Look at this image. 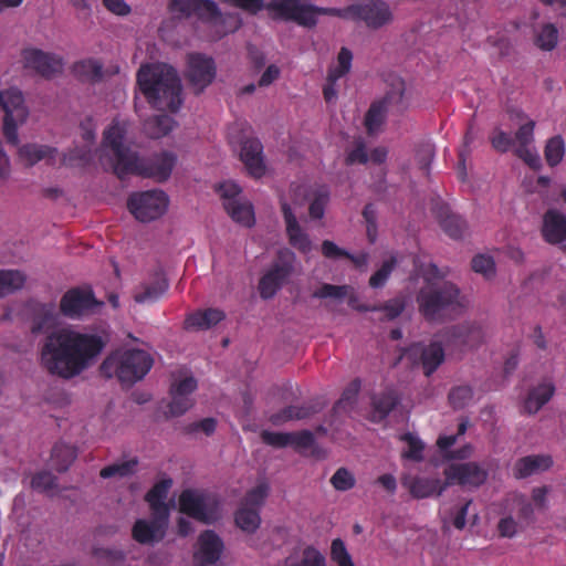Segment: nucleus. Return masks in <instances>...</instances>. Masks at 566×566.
<instances>
[{"mask_svg":"<svg viewBox=\"0 0 566 566\" xmlns=\"http://www.w3.org/2000/svg\"><path fill=\"white\" fill-rule=\"evenodd\" d=\"M106 345L107 338L98 333L63 328L46 336L41 364L50 375L70 380L92 368Z\"/></svg>","mask_w":566,"mask_h":566,"instance_id":"1","label":"nucleus"},{"mask_svg":"<svg viewBox=\"0 0 566 566\" xmlns=\"http://www.w3.org/2000/svg\"><path fill=\"white\" fill-rule=\"evenodd\" d=\"M136 81L153 108L178 112L182 104L181 82L172 66L165 63L144 64L136 74Z\"/></svg>","mask_w":566,"mask_h":566,"instance_id":"2","label":"nucleus"},{"mask_svg":"<svg viewBox=\"0 0 566 566\" xmlns=\"http://www.w3.org/2000/svg\"><path fill=\"white\" fill-rule=\"evenodd\" d=\"M438 276H440L438 266L430 263L423 272L426 284L416 297L419 313L428 322H443L459 314L464 307L460 289L447 281L431 282V277Z\"/></svg>","mask_w":566,"mask_h":566,"instance_id":"3","label":"nucleus"},{"mask_svg":"<svg viewBox=\"0 0 566 566\" xmlns=\"http://www.w3.org/2000/svg\"><path fill=\"white\" fill-rule=\"evenodd\" d=\"M153 357L143 349H126L111 354L101 365V373L111 378L116 376L123 385L142 380L153 367Z\"/></svg>","mask_w":566,"mask_h":566,"instance_id":"4","label":"nucleus"},{"mask_svg":"<svg viewBox=\"0 0 566 566\" xmlns=\"http://www.w3.org/2000/svg\"><path fill=\"white\" fill-rule=\"evenodd\" d=\"M272 8L276 13L285 19L296 22L300 25L312 28L317 23V14L333 15L342 19L353 20V4L338 8H319L304 4L302 0H275Z\"/></svg>","mask_w":566,"mask_h":566,"instance_id":"5","label":"nucleus"},{"mask_svg":"<svg viewBox=\"0 0 566 566\" xmlns=\"http://www.w3.org/2000/svg\"><path fill=\"white\" fill-rule=\"evenodd\" d=\"M179 511L205 524L217 522L220 516V502L213 493L186 489L179 495Z\"/></svg>","mask_w":566,"mask_h":566,"instance_id":"6","label":"nucleus"},{"mask_svg":"<svg viewBox=\"0 0 566 566\" xmlns=\"http://www.w3.org/2000/svg\"><path fill=\"white\" fill-rule=\"evenodd\" d=\"M177 157L170 151L155 154L149 158H140L137 154L130 157V161L123 171V179L128 175L143 178H151L158 182L166 181L176 165Z\"/></svg>","mask_w":566,"mask_h":566,"instance_id":"7","label":"nucleus"},{"mask_svg":"<svg viewBox=\"0 0 566 566\" xmlns=\"http://www.w3.org/2000/svg\"><path fill=\"white\" fill-rule=\"evenodd\" d=\"M295 261L296 255L292 250L283 248L277 251L275 261L259 281L258 289L263 300L272 298L284 285L294 272Z\"/></svg>","mask_w":566,"mask_h":566,"instance_id":"8","label":"nucleus"},{"mask_svg":"<svg viewBox=\"0 0 566 566\" xmlns=\"http://www.w3.org/2000/svg\"><path fill=\"white\" fill-rule=\"evenodd\" d=\"M168 196L161 190H148L129 196L127 208L139 221L148 222L161 217L168 208Z\"/></svg>","mask_w":566,"mask_h":566,"instance_id":"9","label":"nucleus"},{"mask_svg":"<svg viewBox=\"0 0 566 566\" xmlns=\"http://www.w3.org/2000/svg\"><path fill=\"white\" fill-rule=\"evenodd\" d=\"M103 305L96 300L91 287H72L67 290L60 301V312L67 318H81L95 313Z\"/></svg>","mask_w":566,"mask_h":566,"instance_id":"10","label":"nucleus"},{"mask_svg":"<svg viewBox=\"0 0 566 566\" xmlns=\"http://www.w3.org/2000/svg\"><path fill=\"white\" fill-rule=\"evenodd\" d=\"M126 135L125 128L116 120L104 132L103 146L107 147L113 153V171L123 179V171L137 153L133 151L129 147L124 146L123 142Z\"/></svg>","mask_w":566,"mask_h":566,"instance_id":"11","label":"nucleus"},{"mask_svg":"<svg viewBox=\"0 0 566 566\" xmlns=\"http://www.w3.org/2000/svg\"><path fill=\"white\" fill-rule=\"evenodd\" d=\"M216 77V63L212 57L191 53L187 59L186 78L196 94H200Z\"/></svg>","mask_w":566,"mask_h":566,"instance_id":"12","label":"nucleus"},{"mask_svg":"<svg viewBox=\"0 0 566 566\" xmlns=\"http://www.w3.org/2000/svg\"><path fill=\"white\" fill-rule=\"evenodd\" d=\"M447 484L479 488L488 479V470L478 462L452 463L444 469Z\"/></svg>","mask_w":566,"mask_h":566,"instance_id":"13","label":"nucleus"},{"mask_svg":"<svg viewBox=\"0 0 566 566\" xmlns=\"http://www.w3.org/2000/svg\"><path fill=\"white\" fill-rule=\"evenodd\" d=\"M24 67L45 78H51L63 71V59L54 53L28 48L22 51Z\"/></svg>","mask_w":566,"mask_h":566,"instance_id":"14","label":"nucleus"},{"mask_svg":"<svg viewBox=\"0 0 566 566\" xmlns=\"http://www.w3.org/2000/svg\"><path fill=\"white\" fill-rule=\"evenodd\" d=\"M441 337L447 344L473 348L483 342L484 329L478 322H463L443 329Z\"/></svg>","mask_w":566,"mask_h":566,"instance_id":"15","label":"nucleus"},{"mask_svg":"<svg viewBox=\"0 0 566 566\" xmlns=\"http://www.w3.org/2000/svg\"><path fill=\"white\" fill-rule=\"evenodd\" d=\"M169 287L161 270L155 271L147 280L134 287L133 298L139 304L155 303L161 298Z\"/></svg>","mask_w":566,"mask_h":566,"instance_id":"16","label":"nucleus"},{"mask_svg":"<svg viewBox=\"0 0 566 566\" xmlns=\"http://www.w3.org/2000/svg\"><path fill=\"white\" fill-rule=\"evenodd\" d=\"M353 20H363L370 28H380L391 19L389 7L381 0H368L365 3L353 4Z\"/></svg>","mask_w":566,"mask_h":566,"instance_id":"17","label":"nucleus"},{"mask_svg":"<svg viewBox=\"0 0 566 566\" xmlns=\"http://www.w3.org/2000/svg\"><path fill=\"white\" fill-rule=\"evenodd\" d=\"M223 551V542L214 531H203L198 538V549L193 554L196 566L217 563Z\"/></svg>","mask_w":566,"mask_h":566,"instance_id":"18","label":"nucleus"},{"mask_svg":"<svg viewBox=\"0 0 566 566\" xmlns=\"http://www.w3.org/2000/svg\"><path fill=\"white\" fill-rule=\"evenodd\" d=\"M541 234L548 244L564 243L566 241V214L556 208L547 209L542 217Z\"/></svg>","mask_w":566,"mask_h":566,"instance_id":"19","label":"nucleus"},{"mask_svg":"<svg viewBox=\"0 0 566 566\" xmlns=\"http://www.w3.org/2000/svg\"><path fill=\"white\" fill-rule=\"evenodd\" d=\"M281 211L284 218L286 235L290 244L301 253H308L312 250L311 239L298 224L291 206L285 200L281 201Z\"/></svg>","mask_w":566,"mask_h":566,"instance_id":"20","label":"nucleus"},{"mask_svg":"<svg viewBox=\"0 0 566 566\" xmlns=\"http://www.w3.org/2000/svg\"><path fill=\"white\" fill-rule=\"evenodd\" d=\"M433 213L448 237L453 240L462 239L468 229V224L461 216L453 213L450 207L442 202L436 203Z\"/></svg>","mask_w":566,"mask_h":566,"instance_id":"21","label":"nucleus"},{"mask_svg":"<svg viewBox=\"0 0 566 566\" xmlns=\"http://www.w3.org/2000/svg\"><path fill=\"white\" fill-rule=\"evenodd\" d=\"M263 146L256 138H247L242 142L240 158L247 170L254 178H260L265 172L263 161Z\"/></svg>","mask_w":566,"mask_h":566,"instance_id":"22","label":"nucleus"},{"mask_svg":"<svg viewBox=\"0 0 566 566\" xmlns=\"http://www.w3.org/2000/svg\"><path fill=\"white\" fill-rule=\"evenodd\" d=\"M553 465V458L548 454H532L520 458L513 467L516 479H525L533 474L547 471Z\"/></svg>","mask_w":566,"mask_h":566,"instance_id":"23","label":"nucleus"},{"mask_svg":"<svg viewBox=\"0 0 566 566\" xmlns=\"http://www.w3.org/2000/svg\"><path fill=\"white\" fill-rule=\"evenodd\" d=\"M412 354H420V360L426 376L432 375L444 360V349L440 342H431L429 345H415Z\"/></svg>","mask_w":566,"mask_h":566,"instance_id":"24","label":"nucleus"},{"mask_svg":"<svg viewBox=\"0 0 566 566\" xmlns=\"http://www.w3.org/2000/svg\"><path fill=\"white\" fill-rule=\"evenodd\" d=\"M0 106L4 112V116L18 117L20 123H24L28 118L29 111L24 105V97L20 90L11 87L0 91Z\"/></svg>","mask_w":566,"mask_h":566,"instance_id":"25","label":"nucleus"},{"mask_svg":"<svg viewBox=\"0 0 566 566\" xmlns=\"http://www.w3.org/2000/svg\"><path fill=\"white\" fill-rule=\"evenodd\" d=\"M402 485L407 488L410 494L416 499H424L432 495H441L444 485L439 479L427 478H403Z\"/></svg>","mask_w":566,"mask_h":566,"instance_id":"26","label":"nucleus"},{"mask_svg":"<svg viewBox=\"0 0 566 566\" xmlns=\"http://www.w3.org/2000/svg\"><path fill=\"white\" fill-rule=\"evenodd\" d=\"M555 394V386L551 380H544L532 388L524 400V411L528 415L536 413L546 405Z\"/></svg>","mask_w":566,"mask_h":566,"instance_id":"27","label":"nucleus"},{"mask_svg":"<svg viewBox=\"0 0 566 566\" xmlns=\"http://www.w3.org/2000/svg\"><path fill=\"white\" fill-rule=\"evenodd\" d=\"M226 317L223 311L219 308H207L197 311L187 316L185 321L186 328L209 329L220 323Z\"/></svg>","mask_w":566,"mask_h":566,"instance_id":"28","label":"nucleus"},{"mask_svg":"<svg viewBox=\"0 0 566 566\" xmlns=\"http://www.w3.org/2000/svg\"><path fill=\"white\" fill-rule=\"evenodd\" d=\"M392 96L387 94L384 98L371 103L364 120L365 127L369 135L378 132L380 126L384 124L388 111V104Z\"/></svg>","mask_w":566,"mask_h":566,"instance_id":"29","label":"nucleus"},{"mask_svg":"<svg viewBox=\"0 0 566 566\" xmlns=\"http://www.w3.org/2000/svg\"><path fill=\"white\" fill-rule=\"evenodd\" d=\"M57 150L48 145L25 144L19 149L20 158L32 167L43 159L54 160Z\"/></svg>","mask_w":566,"mask_h":566,"instance_id":"30","label":"nucleus"},{"mask_svg":"<svg viewBox=\"0 0 566 566\" xmlns=\"http://www.w3.org/2000/svg\"><path fill=\"white\" fill-rule=\"evenodd\" d=\"M223 207L231 219L247 228H251L254 222V211L251 203L240 200L224 201Z\"/></svg>","mask_w":566,"mask_h":566,"instance_id":"31","label":"nucleus"},{"mask_svg":"<svg viewBox=\"0 0 566 566\" xmlns=\"http://www.w3.org/2000/svg\"><path fill=\"white\" fill-rule=\"evenodd\" d=\"M132 536L139 544H153L161 541L165 532L150 521L139 518L134 523Z\"/></svg>","mask_w":566,"mask_h":566,"instance_id":"32","label":"nucleus"},{"mask_svg":"<svg viewBox=\"0 0 566 566\" xmlns=\"http://www.w3.org/2000/svg\"><path fill=\"white\" fill-rule=\"evenodd\" d=\"M72 71L82 82L94 84L103 80V64L95 59H86L74 63Z\"/></svg>","mask_w":566,"mask_h":566,"instance_id":"33","label":"nucleus"},{"mask_svg":"<svg viewBox=\"0 0 566 566\" xmlns=\"http://www.w3.org/2000/svg\"><path fill=\"white\" fill-rule=\"evenodd\" d=\"M308 216L312 220H321L331 200V191L326 185L317 186L311 191Z\"/></svg>","mask_w":566,"mask_h":566,"instance_id":"34","label":"nucleus"},{"mask_svg":"<svg viewBox=\"0 0 566 566\" xmlns=\"http://www.w3.org/2000/svg\"><path fill=\"white\" fill-rule=\"evenodd\" d=\"M77 457L76 449L64 442L54 444L51 453L52 467L59 472H65Z\"/></svg>","mask_w":566,"mask_h":566,"instance_id":"35","label":"nucleus"},{"mask_svg":"<svg viewBox=\"0 0 566 566\" xmlns=\"http://www.w3.org/2000/svg\"><path fill=\"white\" fill-rule=\"evenodd\" d=\"M283 566H326V558L316 547L308 545L298 558L293 555L286 557Z\"/></svg>","mask_w":566,"mask_h":566,"instance_id":"36","label":"nucleus"},{"mask_svg":"<svg viewBox=\"0 0 566 566\" xmlns=\"http://www.w3.org/2000/svg\"><path fill=\"white\" fill-rule=\"evenodd\" d=\"M317 412V409L313 405L302 406H287L281 411L272 415L271 421L275 424L289 421V420H302L310 418Z\"/></svg>","mask_w":566,"mask_h":566,"instance_id":"37","label":"nucleus"},{"mask_svg":"<svg viewBox=\"0 0 566 566\" xmlns=\"http://www.w3.org/2000/svg\"><path fill=\"white\" fill-rule=\"evenodd\" d=\"M174 124L175 120L170 116L160 114L146 120L144 128L150 138L157 139L168 135L172 130Z\"/></svg>","mask_w":566,"mask_h":566,"instance_id":"38","label":"nucleus"},{"mask_svg":"<svg viewBox=\"0 0 566 566\" xmlns=\"http://www.w3.org/2000/svg\"><path fill=\"white\" fill-rule=\"evenodd\" d=\"M234 522L239 528L247 533H254L261 524L260 512L240 506L234 513Z\"/></svg>","mask_w":566,"mask_h":566,"instance_id":"39","label":"nucleus"},{"mask_svg":"<svg viewBox=\"0 0 566 566\" xmlns=\"http://www.w3.org/2000/svg\"><path fill=\"white\" fill-rule=\"evenodd\" d=\"M399 399L395 391L387 390L373 397L374 412L379 420L385 419L398 405Z\"/></svg>","mask_w":566,"mask_h":566,"instance_id":"40","label":"nucleus"},{"mask_svg":"<svg viewBox=\"0 0 566 566\" xmlns=\"http://www.w3.org/2000/svg\"><path fill=\"white\" fill-rule=\"evenodd\" d=\"M25 276L18 270L0 271V298L23 286Z\"/></svg>","mask_w":566,"mask_h":566,"instance_id":"41","label":"nucleus"},{"mask_svg":"<svg viewBox=\"0 0 566 566\" xmlns=\"http://www.w3.org/2000/svg\"><path fill=\"white\" fill-rule=\"evenodd\" d=\"M270 488L266 482H260L254 488L249 490L244 495L241 506L252 510L261 511L266 497L269 496Z\"/></svg>","mask_w":566,"mask_h":566,"instance_id":"42","label":"nucleus"},{"mask_svg":"<svg viewBox=\"0 0 566 566\" xmlns=\"http://www.w3.org/2000/svg\"><path fill=\"white\" fill-rule=\"evenodd\" d=\"M400 440L407 443V449L402 451L403 459L420 462L423 460L424 443L413 433L406 432L400 437Z\"/></svg>","mask_w":566,"mask_h":566,"instance_id":"43","label":"nucleus"},{"mask_svg":"<svg viewBox=\"0 0 566 566\" xmlns=\"http://www.w3.org/2000/svg\"><path fill=\"white\" fill-rule=\"evenodd\" d=\"M564 154L565 143L562 136L556 135L547 140L544 156L548 166H557L563 160Z\"/></svg>","mask_w":566,"mask_h":566,"instance_id":"44","label":"nucleus"},{"mask_svg":"<svg viewBox=\"0 0 566 566\" xmlns=\"http://www.w3.org/2000/svg\"><path fill=\"white\" fill-rule=\"evenodd\" d=\"M360 389V381L355 379L350 382V385L343 391L340 398L334 406V411L339 412H348L350 411L357 400V396Z\"/></svg>","mask_w":566,"mask_h":566,"instance_id":"45","label":"nucleus"},{"mask_svg":"<svg viewBox=\"0 0 566 566\" xmlns=\"http://www.w3.org/2000/svg\"><path fill=\"white\" fill-rule=\"evenodd\" d=\"M558 30L553 23L544 24L535 39V44L544 50L552 51L557 45Z\"/></svg>","mask_w":566,"mask_h":566,"instance_id":"46","label":"nucleus"},{"mask_svg":"<svg viewBox=\"0 0 566 566\" xmlns=\"http://www.w3.org/2000/svg\"><path fill=\"white\" fill-rule=\"evenodd\" d=\"M448 399L453 409H463L472 401L473 389L468 385L453 387L448 395Z\"/></svg>","mask_w":566,"mask_h":566,"instance_id":"47","label":"nucleus"},{"mask_svg":"<svg viewBox=\"0 0 566 566\" xmlns=\"http://www.w3.org/2000/svg\"><path fill=\"white\" fill-rule=\"evenodd\" d=\"M31 486L38 492L53 495L57 488L56 478L49 471H40L33 475Z\"/></svg>","mask_w":566,"mask_h":566,"instance_id":"48","label":"nucleus"},{"mask_svg":"<svg viewBox=\"0 0 566 566\" xmlns=\"http://www.w3.org/2000/svg\"><path fill=\"white\" fill-rule=\"evenodd\" d=\"M332 486L339 492L352 490L356 484L355 475L347 468H338L329 480Z\"/></svg>","mask_w":566,"mask_h":566,"instance_id":"49","label":"nucleus"},{"mask_svg":"<svg viewBox=\"0 0 566 566\" xmlns=\"http://www.w3.org/2000/svg\"><path fill=\"white\" fill-rule=\"evenodd\" d=\"M137 463L138 462L136 459H132L120 463H114L103 468L99 472V475L103 479H109L113 476H127L134 472Z\"/></svg>","mask_w":566,"mask_h":566,"instance_id":"50","label":"nucleus"},{"mask_svg":"<svg viewBox=\"0 0 566 566\" xmlns=\"http://www.w3.org/2000/svg\"><path fill=\"white\" fill-rule=\"evenodd\" d=\"M472 270L482 274L485 279H492L495 275L496 268L494 259L488 254H476L471 261Z\"/></svg>","mask_w":566,"mask_h":566,"instance_id":"51","label":"nucleus"},{"mask_svg":"<svg viewBox=\"0 0 566 566\" xmlns=\"http://www.w3.org/2000/svg\"><path fill=\"white\" fill-rule=\"evenodd\" d=\"M195 7L193 14L200 20L214 21L221 15L219 7L212 0H198Z\"/></svg>","mask_w":566,"mask_h":566,"instance_id":"52","label":"nucleus"},{"mask_svg":"<svg viewBox=\"0 0 566 566\" xmlns=\"http://www.w3.org/2000/svg\"><path fill=\"white\" fill-rule=\"evenodd\" d=\"M331 558L337 566H355L345 543L340 538L332 541Z\"/></svg>","mask_w":566,"mask_h":566,"instance_id":"53","label":"nucleus"},{"mask_svg":"<svg viewBox=\"0 0 566 566\" xmlns=\"http://www.w3.org/2000/svg\"><path fill=\"white\" fill-rule=\"evenodd\" d=\"M396 266V259L390 258L389 260H386L380 269H378L369 279V285L373 289H379L382 287L388 277L390 276L392 270Z\"/></svg>","mask_w":566,"mask_h":566,"instance_id":"54","label":"nucleus"},{"mask_svg":"<svg viewBox=\"0 0 566 566\" xmlns=\"http://www.w3.org/2000/svg\"><path fill=\"white\" fill-rule=\"evenodd\" d=\"M353 54L347 48H342L337 55V66L329 69L328 73L334 78H340L346 75L352 67Z\"/></svg>","mask_w":566,"mask_h":566,"instance_id":"55","label":"nucleus"},{"mask_svg":"<svg viewBox=\"0 0 566 566\" xmlns=\"http://www.w3.org/2000/svg\"><path fill=\"white\" fill-rule=\"evenodd\" d=\"M172 484L171 479H164L157 482L146 494L149 504L165 503L168 491Z\"/></svg>","mask_w":566,"mask_h":566,"instance_id":"56","label":"nucleus"},{"mask_svg":"<svg viewBox=\"0 0 566 566\" xmlns=\"http://www.w3.org/2000/svg\"><path fill=\"white\" fill-rule=\"evenodd\" d=\"M171 395V401L168 405V412L171 417L182 416L186 411H188L192 406L193 401L190 397L180 396L176 394Z\"/></svg>","mask_w":566,"mask_h":566,"instance_id":"57","label":"nucleus"},{"mask_svg":"<svg viewBox=\"0 0 566 566\" xmlns=\"http://www.w3.org/2000/svg\"><path fill=\"white\" fill-rule=\"evenodd\" d=\"M534 127L535 123L533 120H528L518 127L513 138L514 143H516V147H527L533 145Z\"/></svg>","mask_w":566,"mask_h":566,"instance_id":"58","label":"nucleus"},{"mask_svg":"<svg viewBox=\"0 0 566 566\" xmlns=\"http://www.w3.org/2000/svg\"><path fill=\"white\" fill-rule=\"evenodd\" d=\"M515 155L534 170H538L542 167V159L533 145L527 147H516Z\"/></svg>","mask_w":566,"mask_h":566,"instance_id":"59","label":"nucleus"},{"mask_svg":"<svg viewBox=\"0 0 566 566\" xmlns=\"http://www.w3.org/2000/svg\"><path fill=\"white\" fill-rule=\"evenodd\" d=\"M469 427V419L468 418H461L459 424H458V431L455 434L451 436H440L437 440V447L440 451H446L447 449L451 448L453 444H455L459 437L463 436Z\"/></svg>","mask_w":566,"mask_h":566,"instance_id":"60","label":"nucleus"},{"mask_svg":"<svg viewBox=\"0 0 566 566\" xmlns=\"http://www.w3.org/2000/svg\"><path fill=\"white\" fill-rule=\"evenodd\" d=\"M151 509L150 522L166 532L169 518V509L166 503L149 504Z\"/></svg>","mask_w":566,"mask_h":566,"instance_id":"61","label":"nucleus"},{"mask_svg":"<svg viewBox=\"0 0 566 566\" xmlns=\"http://www.w3.org/2000/svg\"><path fill=\"white\" fill-rule=\"evenodd\" d=\"M346 285H333L325 283L314 292L313 296L316 298H343L346 296Z\"/></svg>","mask_w":566,"mask_h":566,"instance_id":"62","label":"nucleus"},{"mask_svg":"<svg viewBox=\"0 0 566 566\" xmlns=\"http://www.w3.org/2000/svg\"><path fill=\"white\" fill-rule=\"evenodd\" d=\"M23 123H20L18 120V117H12L11 113H9V116H4L3 118V136L7 139V142L13 146H17L19 143V136H18V126L22 125Z\"/></svg>","mask_w":566,"mask_h":566,"instance_id":"63","label":"nucleus"},{"mask_svg":"<svg viewBox=\"0 0 566 566\" xmlns=\"http://www.w3.org/2000/svg\"><path fill=\"white\" fill-rule=\"evenodd\" d=\"M378 311L386 313L388 319H395L398 317L406 307V302L402 297L391 298L381 305H377Z\"/></svg>","mask_w":566,"mask_h":566,"instance_id":"64","label":"nucleus"}]
</instances>
